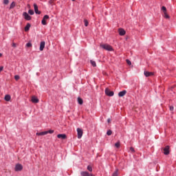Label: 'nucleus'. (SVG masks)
<instances>
[{
	"mask_svg": "<svg viewBox=\"0 0 176 176\" xmlns=\"http://www.w3.org/2000/svg\"><path fill=\"white\" fill-rule=\"evenodd\" d=\"M100 47L108 52H113V48L109 44H100Z\"/></svg>",
	"mask_w": 176,
	"mask_h": 176,
	"instance_id": "obj_1",
	"label": "nucleus"
},
{
	"mask_svg": "<svg viewBox=\"0 0 176 176\" xmlns=\"http://www.w3.org/2000/svg\"><path fill=\"white\" fill-rule=\"evenodd\" d=\"M104 92L106 96H108L109 97H113L114 93L113 91H111L109 88H106Z\"/></svg>",
	"mask_w": 176,
	"mask_h": 176,
	"instance_id": "obj_2",
	"label": "nucleus"
},
{
	"mask_svg": "<svg viewBox=\"0 0 176 176\" xmlns=\"http://www.w3.org/2000/svg\"><path fill=\"white\" fill-rule=\"evenodd\" d=\"M77 134L78 140H80L83 135V130L82 129L78 128L77 129Z\"/></svg>",
	"mask_w": 176,
	"mask_h": 176,
	"instance_id": "obj_3",
	"label": "nucleus"
},
{
	"mask_svg": "<svg viewBox=\"0 0 176 176\" xmlns=\"http://www.w3.org/2000/svg\"><path fill=\"white\" fill-rule=\"evenodd\" d=\"M49 19V15H45L43 16V19L41 21V23L43 24V25H46L47 23H46V20H48Z\"/></svg>",
	"mask_w": 176,
	"mask_h": 176,
	"instance_id": "obj_4",
	"label": "nucleus"
},
{
	"mask_svg": "<svg viewBox=\"0 0 176 176\" xmlns=\"http://www.w3.org/2000/svg\"><path fill=\"white\" fill-rule=\"evenodd\" d=\"M14 170L15 171H21V170H23V165H21V164H17L15 166Z\"/></svg>",
	"mask_w": 176,
	"mask_h": 176,
	"instance_id": "obj_5",
	"label": "nucleus"
},
{
	"mask_svg": "<svg viewBox=\"0 0 176 176\" xmlns=\"http://www.w3.org/2000/svg\"><path fill=\"white\" fill-rule=\"evenodd\" d=\"M31 101H32V102H33V104H38V102H39V99H38V98H36V96H32Z\"/></svg>",
	"mask_w": 176,
	"mask_h": 176,
	"instance_id": "obj_6",
	"label": "nucleus"
},
{
	"mask_svg": "<svg viewBox=\"0 0 176 176\" xmlns=\"http://www.w3.org/2000/svg\"><path fill=\"white\" fill-rule=\"evenodd\" d=\"M164 154L170 155V146H166L164 149Z\"/></svg>",
	"mask_w": 176,
	"mask_h": 176,
	"instance_id": "obj_7",
	"label": "nucleus"
},
{
	"mask_svg": "<svg viewBox=\"0 0 176 176\" xmlns=\"http://www.w3.org/2000/svg\"><path fill=\"white\" fill-rule=\"evenodd\" d=\"M23 16L25 20H28V21L31 20V16H30V15L28 14V13H27V12H23Z\"/></svg>",
	"mask_w": 176,
	"mask_h": 176,
	"instance_id": "obj_8",
	"label": "nucleus"
},
{
	"mask_svg": "<svg viewBox=\"0 0 176 176\" xmlns=\"http://www.w3.org/2000/svg\"><path fill=\"white\" fill-rule=\"evenodd\" d=\"M34 12L36 14H41V11L38 10V6L36 3H34Z\"/></svg>",
	"mask_w": 176,
	"mask_h": 176,
	"instance_id": "obj_9",
	"label": "nucleus"
},
{
	"mask_svg": "<svg viewBox=\"0 0 176 176\" xmlns=\"http://www.w3.org/2000/svg\"><path fill=\"white\" fill-rule=\"evenodd\" d=\"M46 45V43L45 41H41L40 43V51L43 52V50L45 49V45Z\"/></svg>",
	"mask_w": 176,
	"mask_h": 176,
	"instance_id": "obj_10",
	"label": "nucleus"
},
{
	"mask_svg": "<svg viewBox=\"0 0 176 176\" xmlns=\"http://www.w3.org/2000/svg\"><path fill=\"white\" fill-rule=\"evenodd\" d=\"M57 138L60 140H65L67 139V135L65 134H58Z\"/></svg>",
	"mask_w": 176,
	"mask_h": 176,
	"instance_id": "obj_11",
	"label": "nucleus"
},
{
	"mask_svg": "<svg viewBox=\"0 0 176 176\" xmlns=\"http://www.w3.org/2000/svg\"><path fill=\"white\" fill-rule=\"evenodd\" d=\"M126 93H127V91L123 90V91H120L118 93V96H119V97H124V96H126Z\"/></svg>",
	"mask_w": 176,
	"mask_h": 176,
	"instance_id": "obj_12",
	"label": "nucleus"
},
{
	"mask_svg": "<svg viewBox=\"0 0 176 176\" xmlns=\"http://www.w3.org/2000/svg\"><path fill=\"white\" fill-rule=\"evenodd\" d=\"M118 32H119V34H120L121 36H123V35H125V34H126V31H124V30H123V29H119V30H118Z\"/></svg>",
	"mask_w": 176,
	"mask_h": 176,
	"instance_id": "obj_13",
	"label": "nucleus"
},
{
	"mask_svg": "<svg viewBox=\"0 0 176 176\" xmlns=\"http://www.w3.org/2000/svg\"><path fill=\"white\" fill-rule=\"evenodd\" d=\"M80 175H82V176H90V173H89L87 171H82L80 173Z\"/></svg>",
	"mask_w": 176,
	"mask_h": 176,
	"instance_id": "obj_14",
	"label": "nucleus"
},
{
	"mask_svg": "<svg viewBox=\"0 0 176 176\" xmlns=\"http://www.w3.org/2000/svg\"><path fill=\"white\" fill-rule=\"evenodd\" d=\"M30 28H31V24L28 23L26 26L25 27V32H28V31H30Z\"/></svg>",
	"mask_w": 176,
	"mask_h": 176,
	"instance_id": "obj_15",
	"label": "nucleus"
},
{
	"mask_svg": "<svg viewBox=\"0 0 176 176\" xmlns=\"http://www.w3.org/2000/svg\"><path fill=\"white\" fill-rule=\"evenodd\" d=\"M144 75L146 78H148V76H152V75H153V73L149 72H144Z\"/></svg>",
	"mask_w": 176,
	"mask_h": 176,
	"instance_id": "obj_16",
	"label": "nucleus"
},
{
	"mask_svg": "<svg viewBox=\"0 0 176 176\" xmlns=\"http://www.w3.org/2000/svg\"><path fill=\"white\" fill-rule=\"evenodd\" d=\"M46 134H47V132H46V131L36 133V135H46Z\"/></svg>",
	"mask_w": 176,
	"mask_h": 176,
	"instance_id": "obj_17",
	"label": "nucleus"
},
{
	"mask_svg": "<svg viewBox=\"0 0 176 176\" xmlns=\"http://www.w3.org/2000/svg\"><path fill=\"white\" fill-rule=\"evenodd\" d=\"M10 95H6L5 98H4V100L6 101H10Z\"/></svg>",
	"mask_w": 176,
	"mask_h": 176,
	"instance_id": "obj_18",
	"label": "nucleus"
},
{
	"mask_svg": "<svg viewBox=\"0 0 176 176\" xmlns=\"http://www.w3.org/2000/svg\"><path fill=\"white\" fill-rule=\"evenodd\" d=\"M78 102L80 105H82L83 104V100L80 98H78Z\"/></svg>",
	"mask_w": 176,
	"mask_h": 176,
	"instance_id": "obj_19",
	"label": "nucleus"
},
{
	"mask_svg": "<svg viewBox=\"0 0 176 176\" xmlns=\"http://www.w3.org/2000/svg\"><path fill=\"white\" fill-rule=\"evenodd\" d=\"M90 63H91L92 67H97V64L96 63V61L91 60Z\"/></svg>",
	"mask_w": 176,
	"mask_h": 176,
	"instance_id": "obj_20",
	"label": "nucleus"
},
{
	"mask_svg": "<svg viewBox=\"0 0 176 176\" xmlns=\"http://www.w3.org/2000/svg\"><path fill=\"white\" fill-rule=\"evenodd\" d=\"M16 6V3L14 2H12L10 6V9H13Z\"/></svg>",
	"mask_w": 176,
	"mask_h": 176,
	"instance_id": "obj_21",
	"label": "nucleus"
},
{
	"mask_svg": "<svg viewBox=\"0 0 176 176\" xmlns=\"http://www.w3.org/2000/svg\"><path fill=\"white\" fill-rule=\"evenodd\" d=\"M162 10L163 13H167V8H166V7H164V6L162 7Z\"/></svg>",
	"mask_w": 176,
	"mask_h": 176,
	"instance_id": "obj_22",
	"label": "nucleus"
},
{
	"mask_svg": "<svg viewBox=\"0 0 176 176\" xmlns=\"http://www.w3.org/2000/svg\"><path fill=\"white\" fill-rule=\"evenodd\" d=\"M164 16L165 19H170V16H168L167 12H164Z\"/></svg>",
	"mask_w": 176,
	"mask_h": 176,
	"instance_id": "obj_23",
	"label": "nucleus"
},
{
	"mask_svg": "<svg viewBox=\"0 0 176 176\" xmlns=\"http://www.w3.org/2000/svg\"><path fill=\"white\" fill-rule=\"evenodd\" d=\"M84 23L85 27H87V25H89V21H87V19H84Z\"/></svg>",
	"mask_w": 176,
	"mask_h": 176,
	"instance_id": "obj_24",
	"label": "nucleus"
},
{
	"mask_svg": "<svg viewBox=\"0 0 176 176\" xmlns=\"http://www.w3.org/2000/svg\"><path fill=\"white\" fill-rule=\"evenodd\" d=\"M115 146H116V148H120V142H118L116 143V144H115Z\"/></svg>",
	"mask_w": 176,
	"mask_h": 176,
	"instance_id": "obj_25",
	"label": "nucleus"
},
{
	"mask_svg": "<svg viewBox=\"0 0 176 176\" xmlns=\"http://www.w3.org/2000/svg\"><path fill=\"white\" fill-rule=\"evenodd\" d=\"M46 132L47 133V134H53V133H54V130H50V131H46Z\"/></svg>",
	"mask_w": 176,
	"mask_h": 176,
	"instance_id": "obj_26",
	"label": "nucleus"
},
{
	"mask_svg": "<svg viewBox=\"0 0 176 176\" xmlns=\"http://www.w3.org/2000/svg\"><path fill=\"white\" fill-rule=\"evenodd\" d=\"M26 47H32V44L31 43H28L26 44Z\"/></svg>",
	"mask_w": 176,
	"mask_h": 176,
	"instance_id": "obj_27",
	"label": "nucleus"
},
{
	"mask_svg": "<svg viewBox=\"0 0 176 176\" xmlns=\"http://www.w3.org/2000/svg\"><path fill=\"white\" fill-rule=\"evenodd\" d=\"M87 170H88V171H90V172H92V171H93V168H91V166H87Z\"/></svg>",
	"mask_w": 176,
	"mask_h": 176,
	"instance_id": "obj_28",
	"label": "nucleus"
},
{
	"mask_svg": "<svg viewBox=\"0 0 176 176\" xmlns=\"http://www.w3.org/2000/svg\"><path fill=\"white\" fill-rule=\"evenodd\" d=\"M107 135H112V131L111 130L107 131Z\"/></svg>",
	"mask_w": 176,
	"mask_h": 176,
	"instance_id": "obj_29",
	"label": "nucleus"
},
{
	"mask_svg": "<svg viewBox=\"0 0 176 176\" xmlns=\"http://www.w3.org/2000/svg\"><path fill=\"white\" fill-rule=\"evenodd\" d=\"M14 79H15V80H19V79H20V76L16 75V76H14Z\"/></svg>",
	"mask_w": 176,
	"mask_h": 176,
	"instance_id": "obj_30",
	"label": "nucleus"
},
{
	"mask_svg": "<svg viewBox=\"0 0 176 176\" xmlns=\"http://www.w3.org/2000/svg\"><path fill=\"white\" fill-rule=\"evenodd\" d=\"M3 3H4V5H8L9 4V0H4Z\"/></svg>",
	"mask_w": 176,
	"mask_h": 176,
	"instance_id": "obj_31",
	"label": "nucleus"
},
{
	"mask_svg": "<svg viewBox=\"0 0 176 176\" xmlns=\"http://www.w3.org/2000/svg\"><path fill=\"white\" fill-rule=\"evenodd\" d=\"M130 151H131L132 153H134V152H135V150H134V148L130 147Z\"/></svg>",
	"mask_w": 176,
	"mask_h": 176,
	"instance_id": "obj_32",
	"label": "nucleus"
},
{
	"mask_svg": "<svg viewBox=\"0 0 176 176\" xmlns=\"http://www.w3.org/2000/svg\"><path fill=\"white\" fill-rule=\"evenodd\" d=\"M28 13L31 15L34 14V11L32 10H29Z\"/></svg>",
	"mask_w": 176,
	"mask_h": 176,
	"instance_id": "obj_33",
	"label": "nucleus"
},
{
	"mask_svg": "<svg viewBox=\"0 0 176 176\" xmlns=\"http://www.w3.org/2000/svg\"><path fill=\"white\" fill-rule=\"evenodd\" d=\"M126 63L128 64V65H131V61H130V60L126 59Z\"/></svg>",
	"mask_w": 176,
	"mask_h": 176,
	"instance_id": "obj_34",
	"label": "nucleus"
},
{
	"mask_svg": "<svg viewBox=\"0 0 176 176\" xmlns=\"http://www.w3.org/2000/svg\"><path fill=\"white\" fill-rule=\"evenodd\" d=\"M112 176H118V170L113 173Z\"/></svg>",
	"mask_w": 176,
	"mask_h": 176,
	"instance_id": "obj_35",
	"label": "nucleus"
},
{
	"mask_svg": "<svg viewBox=\"0 0 176 176\" xmlns=\"http://www.w3.org/2000/svg\"><path fill=\"white\" fill-rule=\"evenodd\" d=\"M169 109H170V111H174V107L170 106Z\"/></svg>",
	"mask_w": 176,
	"mask_h": 176,
	"instance_id": "obj_36",
	"label": "nucleus"
},
{
	"mask_svg": "<svg viewBox=\"0 0 176 176\" xmlns=\"http://www.w3.org/2000/svg\"><path fill=\"white\" fill-rule=\"evenodd\" d=\"M3 71V66L0 67V72H2Z\"/></svg>",
	"mask_w": 176,
	"mask_h": 176,
	"instance_id": "obj_37",
	"label": "nucleus"
},
{
	"mask_svg": "<svg viewBox=\"0 0 176 176\" xmlns=\"http://www.w3.org/2000/svg\"><path fill=\"white\" fill-rule=\"evenodd\" d=\"M16 43H12V47H16Z\"/></svg>",
	"mask_w": 176,
	"mask_h": 176,
	"instance_id": "obj_38",
	"label": "nucleus"
},
{
	"mask_svg": "<svg viewBox=\"0 0 176 176\" xmlns=\"http://www.w3.org/2000/svg\"><path fill=\"white\" fill-rule=\"evenodd\" d=\"M107 122H108V123H111V118H109V119L107 120Z\"/></svg>",
	"mask_w": 176,
	"mask_h": 176,
	"instance_id": "obj_39",
	"label": "nucleus"
},
{
	"mask_svg": "<svg viewBox=\"0 0 176 176\" xmlns=\"http://www.w3.org/2000/svg\"><path fill=\"white\" fill-rule=\"evenodd\" d=\"M53 1H54V0H50V1H49V3L52 4V3H53Z\"/></svg>",
	"mask_w": 176,
	"mask_h": 176,
	"instance_id": "obj_40",
	"label": "nucleus"
},
{
	"mask_svg": "<svg viewBox=\"0 0 176 176\" xmlns=\"http://www.w3.org/2000/svg\"><path fill=\"white\" fill-rule=\"evenodd\" d=\"M0 57H2V54H0Z\"/></svg>",
	"mask_w": 176,
	"mask_h": 176,
	"instance_id": "obj_41",
	"label": "nucleus"
},
{
	"mask_svg": "<svg viewBox=\"0 0 176 176\" xmlns=\"http://www.w3.org/2000/svg\"><path fill=\"white\" fill-rule=\"evenodd\" d=\"M90 176H94V175L91 174Z\"/></svg>",
	"mask_w": 176,
	"mask_h": 176,
	"instance_id": "obj_42",
	"label": "nucleus"
},
{
	"mask_svg": "<svg viewBox=\"0 0 176 176\" xmlns=\"http://www.w3.org/2000/svg\"><path fill=\"white\" fill-rule=\"evenodd\" d=\"M72 1H74L75 0H72Z\"/></svg>",
	"mask_w": 176,
	"mask_h": 176,
	"instance_id": "obj_43",
	"label": "nucleus"
}]
</instances>
